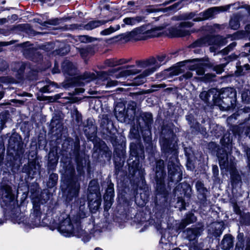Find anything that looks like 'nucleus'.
<instances>
[{"label":"nucleus","instance_id":"nucleus-63","mask_svg":"<svg viewBox=\"0 0 250 250\" xmlns=\"http://www.w3.org/2000/svg\"><path fill=\"white\" fill-rule=\"evenodd\" d=\"M86 51L84 49H81L80 51V52L82 56H83L86 53Z\"/></svg>","mask_w":250,"mask_h":250},{"label":"nucleus","instance_id":"nucleus-6","mask_svg":"<svg viewBox=\"0 0 250 250\" xmlns=\"http://www.w3.org/2000/svg\"><path fill=\"white\" fill-rule=\"evenodd\" d=\"M168 175L172 182H178L182 179V173L178 163H175L173 161L168 163Z\"/></svg>","mask_w":250,"mask_h":250},{"label":"nucleus","instance_id":"nucleus-48","mask_svg":"<svg viewBox=\"0 0 250 250\" xmlns=\"http://www.w3.org/2000/svg\"><path fill=\"white\" fill-rule=\"evenodd\" d=\"M193 25V23L190 21H184L180 24V27H190Z\"/></svg>","mask_w":250,"mask_h":250},{"label":"nucleus","instance_id":"nucleus-24","mask_svg":"<svg viewBox=\"0 0 250 250\" xmlns=\"http://www.w3.org/2000/svg\"><path fill=\"white\" fill-rule=\"evenodd\" d=\"M170 33L173 37H184L190 34L188 30L178 28L171 29Z\"/></svg>","mask_w":250,"mask_h":250},{"label":"nucleus","instance_id":"nucleus-57","mask_svg":"<svg viewBox=\"0 0 250 250\" xmlns=\"http://www.w3.org/2000/svg\"><path fill=\"white\" fill-rule=\"evenodd\" d=\"M98 75L101 77H104L108 75V73L106 72H101L98 74Z\"/></svg>","mask_w":250,"mask_h":250},{"label":"nucleus","instance_id":"nucleus-19","mask_svg":"<svg viewBox=\"0 0 250 250\" xmlns=\"http://www.w3.org/2000/svg\"><path fill=\"white\" fill-rule=\"evenodd\" d=\"M162 149L165 153L172 152L174 151V145L169 143L168 140L166 138H163L160 140Z\"/></svg>","mask_w":250,"mask_h":250},{"label":"nucleus","instance_id":"nucleus-12","mask_svg":"<svg viewBox=\"0 0 250 250\" xmlns=\"http://www.w3.org/2000/svg\"><path fill=\"white\" fill-rule=\"evenodd\" d=\"M1 198L3 201L8 203L14 200V196L12 192L11 188L8 185H4L0 189Z\"/></svg>","mask_w":250,"mask_h":250},{"label":"nucleus","instance_id":"nucleus-1","mask_svg":"<svg viewBox=\"0 0 250 250\" xmlns=\"http://www.w3.org/2000/svg\"><path fill=\"white\" fill-rule=\"evenodd\" d=\"M58 229L59 231L65 237H80L83 234L80 220H71L66 215H63L62 217Z\"/></svg>","mask_w":250,"mask_h":250},{"label":"nucleus","instance_id":"nucleus-22","mask_svg":"<svg viewBox=\"0 0 250 250\" xmlns=\"http://www.w3.org/2000/svg\"><path fill=\"white\" fill-rule=\"evenodd\" d=\"M114 190V188H113V184H110L106 190V195L104 197V198L106 201L108 199L109 200V201L106 202V204L105 205V208H107V207L110 208L111 206V202L110 200H111V198L113 196Z\"/></svg>","mask_w":250,"mask_h":250},{"label":"nucleus","instance_id":"nucleus-8","mask_svg":"<svg viewBox=\"0 0 250 250\" xmlns=\"http://www.w3.org/2000/svg\"><path fill=\"white\" fill-rule=\"evenodd\" d=\"M165 58V55H161L158 56V61L154 58H151L144 61L138 62H137V64L141 68H146L147 67H150L151 68L152 67H156V65L158 64L159 65V67L161 65V63L164 61Z\"/></svg>","mask_w":250,"mask_h":250},{"label":"nucleus","instance_id":"nucleus-7","mask_svg":"<svg viewBox=\"0 0 250 250\" xmlns=\"http://www.w3.org/2000/svg\"><path fill=\"white\" fill-rule=\"evenodd\" d=\"M164 162L160 160L157 162L156 166V188L160 190L164 188V178L165 173L164 171Z\"/></svg>","mask_w":250,"mask_h":250},{"label":"nucleus","instance_id":"nucleus-32","mask_svg":"<svg viewBox=\"0 0 250 250\" xmlns=\"http://www.w3.org/2000/svg\"><path fill=\"white\" fill-rule=\"evenodd\" d=\"M191 70H195L198 75H202L205 73L204 67L203 64H195L191 66Z\"/></svg>","mask_w":250,"mask_h":250},{"label":"nucleus","instance_id":"nucleus-3","mask_svg":"<svg viewBox=\"0 0 250 250\" xmlns=\"http://www.w3.org/2000/svg\"><path fill=\"white\" fill-rule=\"evenodd\" d=\"M228 8V6L227 7L223 6L213 7L209 8L199 14H196L195 12L185 13L182 15V18L184 20L193 19L194 21H200L208 20L220 12L226 11Z\"/></svg>","mask_w":250,"mask_h":250},{"label":"nucleus","instance_id":"nucleus-60","mask_svg":"<svg viewBox=\"0 0 250 250\" xmlns=\"http://www.w3.org/2000/svg\"><path fill=\"white\" fill-rule=\"evenodd\" d=\"M7 21L5 18L0 19V25L6 23Z\"/></svg>","mask_w":250,"mask_h":250},{"label":"nucleus","instance_id":"nucleus-25","mask_svg":"<svg viewBox=\"0 0 250 250\" xmlns=\"http://www.w3.org/2000/svg\"><path fill=\"white\" fill-rule=\"evenodd\" d=\"M107 21L104 20L90 21L84 25V29L86 30H92L101 25L106 23Z\"/></svg>","mask_w":250,"mask_h":250},{"label":"nucleus","instance_id":"nucleus-58","mask_svg":"<svg viewBox=\"0 0 250 250\" xmlns=\"http://www.w3.org/2000/svg\"><path fill=\"white\" fill-rule=\"evenodd\" d=\"M12 43L11 42H0V46H6Z\"/></svg>","mask_w":250,"mask_h":250},{"label":"nucleus","instance_id":"nucleus-62","mask_svg":"<svg viewBox=\"0 0 250 250\" xmlns=\"http://www.w3.org/2000/svg\"><path fill=\"white\" fill-rule=\"evenodd\" d=\"M178 5H179V4L178 3H175L174 4H173V5H172L171 6H169L168 7V9H174V8H176L178 6Z\"/></svg>","mask_w":250,"mask_h":250},{"label":"nucleus","instance_id":"nucleus-29","mask_svg":"<svg viewBox=\"0 0 250 250\" xmlns=\"http://www.w3.org/2000/svg\"><path fill=\"white\" fill-rule=\"evenodd\" d=\"M141 118L144 121L146 125L148 127L152 122V115L150 113L146 112L142 113L140 116V118L138 119L139 122H140ZM140 122H139L140 125Z\"/></svg>","mask_w":250,"mask_h":250},{"label":"nucleus","instance_id":"nucleus-4","mask_svg":"<svg viewBox=\"0 0 250 250\" xmlns=\"http://www.w3.org/2000/svg\"><path fill=\"white\" fill-rule=\"evenodd\" d=\"M161 29L160 27L152 28L146 30L145 26H141L134 29L129 32H126L123 35V38L125 40H140L144 37H154L158 36L157 32Z\"/></svg>","mask_w":250,"mask_h":250},{"label":"nucleus","instance_id":"nucleus-37","mask_svg":"<svg viewBox=\"0 0 250 250\" xmlns=\"http://www.w3.org/2000/svg\"><path fill=\"white\" fill-rule=\"evenodd\" d=\"M101 204V200L100 198L96 199L94 202L91 201L89 204L91 208H93V209L97 210Z\"/></svg>","mask_w":250,"mask_h":250},{"label":"nucleus","instance_id":"nucleus-45","mask_svg":"<svg viewBox=\"0 0 250 250\" xmlns=\"http://www.w3.org/2000/svg\"><path fill=\"white\" fill-rule=\"evenodd\" d=\"M8 67V63L7 62L0 58V71H4L6 70Z\"/></svg>","mask_w":250,"mask_h":250},{"label":"nucleus","instance_id":"nucleus-28","mask_svg":"<svg viewBox=\"0 0 250 250\" xmlns=\"http://www.w3.org/2000/svg\"><path fill=\"white\" fill-rule=\"evenodd\" d=\"M143 20L142 17L137 16L133 18H126L124 19L123 21L125 24L133 25L141 22Z\"/></svg>","mask_w":250,"mask_h":250},{"label":"nucleus","instance_id":"nucleus-61","mask_svg":"<svg viewBox=\"0 0 250 250\" xmlns=\"http://www.w3.org/2000/svg\"><path fill=\"white\" fill-rule=\"evenodd\" d=\"M245 30L247 33H250V24H248L246 26Z\"/></svg>","mask_w":250,"mask_h":250},{"label":"nucleus","instance_id":"nucleus-39","mask_svg":"<svg viewBox=\"0 0 250 250\" xmlns=\"http://www.w3.org/2000/svg\"><path fill=\"white\" fill-rule=\"evenodd\" d=\"M241 96L243 101L246 103L249 102L250 101V91L248 90L243 91Z\"/></svg>","mask_w":250,"mask_h":250},{"label":"nucleus","instance_id":"nucleus-38","mask_svg":"<svg viewBox=\"0 0 250 250\" xmlns=\"http://www.w3.org/2000/svg\"><path fill=\"white\" fill-rule=\"evenodd\" d=\"M98 187L97 182L95 180L90 181L89 184L88 190L90 192L92 193L94 191H97Z\"/></svg>","mask_w":250,"mask_h":250},{"label":"nucleus","instance_id":"nucleus-59","mask_svg":"<svg viewBox=\"0 0 250 250\" xmlns=\"http://www.w3.org/2000/svg\"><path fill=\"white\" fill-rule=\"evenodd\" d=\"M2 86L0 84V100L3 97Z\"/></svg>","mask_w":250,"mask_h":250},{"label":"nucleus","instance_id":"nucleus-31","mask_svg":"<svg viewBox=\"0 0 250 250\" xmlns=\"http://www.w3.org/2000/svg\"><path fill=\"white\" fill-rule=\"evenodd\" d=\"M120 28L119 24H117L115 26H110L108 28L105 29L101 32V34L103 36H107L118 30Z\"/></svg>","mask_w":250,"mask_h":250},{"label":"nucleus","instance_id":"nucleus-13","mask_svg":"<svg viewBox=\"0 0 250 250\" xmlns=\"http://www.w3.org/2000/svg\"><path fill=\"white\" fill-rule=\"evenodd\" d=\"M235 166V164H231L230 166V169L228 170L230 172V179L233 185H236L241 182V177L236 169Z\"/></svg>","mask_w":250,"mask_h":250},{"label":"nucleus","instance_id":"nucleus-10","mask_svg":"<svg viewBox=\"0 0 250 250\" xmlns=\"http://www.w3.org/2000/svg\"><path fill=\"white\" fill-rule=\"evenodd\" d=\"M42 212L40 210L35 208L33 212L30 214L29 221L28 222L29 225L32 227H38L42 225L41 219Z\"/></svg>","mask_w":250,"mask_h":250},{"label":"nucleus","instance_id":"nucleus-47","mask_svg":"<svg viewBox=\"0 0 250 250\" xmlns=\"http://www.w3.org/2000/svg\"><path fill=\"white\" fill-rule=\"evenodd\" d=\"M166 86L165 84H158L152 85L151 87L153 88L151 91H155L157 90L158 89L161 88H164Z\"/></svg>","mask_w":250,"mask_h":250},{"label":"nucleus","instance_id":"nucleus-11","mask_svg":"<svg viewBox=\"0 0 250 250\" xmlns=\"http://www.w3.org/2000/svg\"><path fill=\"white\" fill-rule=\"evenodd\" d=\"M218 159L219 165L221 169H225L227 170H229L230 169V166L231 164L236 165L235 163L231 159H230L229 161L228 160V154L224 152L223 153L219 154Z\"/></svg>","mask_w":250,"mask_h":250},{"label":"nucleus","instance_id":"nucleus-9","mask_svg":"<svg viewBox=\"0 0 250 250\" xmlns=\"http://www.w3.org/2000/svg\"><path fill=\"white\" fill-rule=\"evenodd\" d=\"M159 66V64L156 65V67H152L145 70L141 74L134 79V83L136 85H140L145 83L146 81V77L154 72L158 68Z\"/></svg>","mask_w":250,"mask_h":250},{"label":"nucleus","instance_id":"nucleus-21","mask_svg":"<svg viewBox=\"0 0 250 250\" xmlns=\"http://www.w3.org/2000/svg\"><path fill=\"white\" fill-rule=\"evenodd\" d=\"M203 229L197 228L195 229H188L187 230V236L189 240H194L201 234Z\"/></svg>","mask_w":250,"mask_h":250},{"label":"nucleus","instance_id":"nucleus-23","mask_svg":"<svg viewBox=\"0 0 250 250\" xmlns=\"http://www.w3.org/2000/svg\"><path fill=\"white\" fill-rule=\"evenodd\" d=\"M136 104L134 102L131 101L127 104V107L126 109L127 113V118H131L136 116ZM137 117V116L136 115Z\"/></svg>","mask_w":250,"mask_h":250},{"label":"nucleus","instance_id":"nucleus-36","mask_svg":"<svg viewBox=\"0 0 250 250\" xmlns=\"http://www.w3.org/2000/svg\"><path fill=\"white\" fill-rule=\"evenodd\" d=\"M78 39L80 42L83 43L92 42L94 40V38L86 35L79 36L78 37Z\"/></svg>","mask_w":250,"mask_h":250},{"label":"nucleus","instance_id":"nucleus-26","mask_svg":"<svg viewBox=\"0 0 250 250\" xmlns=\"http://www.w3.org/2000/svg\"><path fill=\"white\" fill-rule=\"evenodd\" d=\"M240 16L238 14L235 15L232 17L229 21L230 28L234 30L238 29L240 27L239 20Z\"/></svg>","mask_w":250,"mask_h":250},{"label":"nucleus","instance_id":"nucleus-17","mask_svg":"<svg viewBox=\"0 0 250 250\" xmlns=\"http://www.w3.org/2000/svg\"><path fill=\"white\" fill-rule=\"evenodd\" d=\"M80 189V184L77 182H71L67 187L68 195L71 197L76 196L78 194Z\"/></svg>","mask_w":250,"mask_h":250},{"label":"nucleus","instance_id":"nucleus-53","mask_svg":"<svg viewBox=\"0 0 250 250\" xmlns=\"http://www.w3.org/2000/svg\"><path fill=\"white\" fill-rule=\"evenodd\" d=\"M214 77V75L211 74H207L205 76V79H206L207 80L210 81Z\"/></svg>","mask_w":250,"mask_h":250},{"label":"nucleus","instance_id":"nucleus-46","mask_svg":"<svg viewBox=\"0 0 250 250\" xmlns=\"http://www.w3.org/2000/svg\"><path fill=\"white\" fill-rule=\"evenodd\" d=\"M105 64L109 67H114L118 65V63H116V60H107L105 61Z\"/></svg>","mask_w":250,"mask_h":250},{"label":"nucleus","instance_id":"nucleus-55","mask_svg":"<svg viewBox=\"0 0 250 250\" xmlns=\"http://www.w3.org/2000/svg\"><path fill=\"white\" fill-rule=\"evenodd\" d=\"M127 62H128V61L125 60H123V59H121V60L116 61V63H118V65L122 64H124V63H125Z\"/></svg>","mask_w":250,"mask_h":250},{"label":"nucleus","instance_id":"nucleus-43","mask_svg":"<svg viewBox=\"0 0 250 250\" xmlns=\"http://www.w3.org/2000/svg\"><path fill=\"white\" fill-rule=\"evenodd\" d=\"M225 66L226 65L225 64L217 65L213 67V70L216 71L217 73L220 74L223 71Z\"/></svg>","mask_w":250,"mask_h":250},{"label":"nucleus","instance_id":"nucleus-50","mask_svg":"<svg viewBox=\"0 0 250 250\" xmlns=\"http://www.w3.org/2000/svg\"><path fill=\"white\" fill-rule=\"evenodd\" d=\"M193 76V73L190 71H188L182 75V77L185 79H188Z\"/></svg>","mask_w":250,"mask_h":250},{"label":"nucleus","instance_id":"nucleus-56","mask_svg":"<svg viewBox=\"0 0 250 250\" xmlns=\"http://www.w3.org/2000/svg\"><path fill=\"white\" fill-rule=\"evenodd\" d=\"M61 97V94L56 95L54 97H49V99L52 100V101H54L56 100L59 99Z\"/></svg>","mask_w":250,"mask_h":250},{"label":"nucleus","instance_id":"nucleus-2","mask_svg":"<svg viewBox=\"0 0 250 250\" xmlns=\"http://www.w3.org/2000/svg\"><path fill=\"white\" fill-rule=\"evenodd\" d=\"M236 92L231 88H226L221 92L218 91L214 104L222 110L233 109L236 104Z\"/></svg>","mask_w":250,"mask_h":250},{"label":"nucleus","instance_id":"nucleus-15","mask_svg":"<svg viewBox=\"0 0 250 250\" xmlns=\"http://www.w3.org/2000/svg\"><path fill=\"white\" fill-rule=\"evenodd\" d=\"M233 246V239L230 234H226L221 241V247L224 250H229Z\"/></svg>","mask_w":250,"mask_h":250},{"label":"nucleus","instance_id":"nucleus-64","mask_svg":"<svg viewBox=\"0 0 250 250\" xmlns=\"http://www.w3.org/2000/svg\"><path fill=\"white\" fill-rule=\"evenodd\" d=\"M246 9L248 12L250 14V6H247Z\"/></svg>","mask_w":250,"mask_h":250},{"label":"nucleus","instance_id":"nucleus-33","mask_svg":"<svg viewBox=\"0 0 250 250\" xmlns=\"http://www.w3.org/2000/svg\"><path fill=\"white\" fill-rule=\"evenodd\" d=\"M48 159L49 163L53 164V165H56L58 161V157L56 154L54 152H50L48 154Z\"/></svg>","mask_w":250,"mask_h":250},{"label":"nucleus","instance_id":"nucleus-14","mask_svg":"<svg viewBox=\"0 0 250 250\" xmlns=\"http://www.w3.org/2000/svg\"><path fill=\"white\" fill-rule=\"evenodd\" d=\"M115 115L121 121H124L127 118V113L125 106L123 104H119L115 107Z\"/></svg>","mask_w":250,"mask_h":250},{"label":"nucleus","instance_id":"nucleus-35","mask_svg":"<svg viewBox=\"0 0 250 250\" xmlns=\"http://www.w3.org/2000/svg\"><path fill=\"white\" fill-rule=\"evenodd\" d=\"M133 67V65H128L127 66V68L129 69L123 71V75L124 76H128L131 74H135L140 72V71L137 69H131L130 68Z\"/></svg>","mask_w":250,"mask_h":250},{"label":"nucleus","instance_id":"nucleus-51","mask_svg":"<svg viewBox=\"0 0 250 250\" xmlns=\"http://www.w3.org/2000/svg\"><path fill=\"white\" fill-rule=\"evenodd\" d=\"M5 123L4 117L3 116H0V132L3 129Z\"/></svg>","mask_w":250,"mask_h":250},{"label":"nucleus","instance_id":"nucleus-54","mask_svg":"<svg viewBox=\"0 0 250 250\" xmlns=\"http://www.w3.org/2000/svg\"><path fill=\"white\" fill-rule=\"evenodd\" d=\"M245 151L247 156L248 159L250 161V148L246 147L245 148Z\"/></svg>","mask_w":250,"mask_h":250},{"label":"nucleus","instance_id":"nucleus-42","mask_svg":"<svg viewBox=\"0 0 250 250\" xmlns=\"http://www.w3.org/2000/svg\"><path fill=\"white\" fill-rule=\"evenodd\" d=\"M195 186L198 191L202 193H203L205 192V188H204L203 183H202L201 182L198 181L196 183Z\"/></svg>","mask_w":250,"mask_h":250},{"label":"nucleus","instance_id":"nucleus-30","mask_svg":"<svg viewBox=\"0 0 250 250\" xmlns=\"http://www.w3.org/2000/svg\"><path fill=\"white\" fill-rule=\"evenodd\" d=\"M56 88H57V86L56 83L53 82H49L47 85L41 88L40 91L41 92H51Z\"/></svg>","mask_w":250,"mask_h":250},{"label":"nucleus","instance_id":"nucleus-34","mask_svg":"<svg viewBox=\"0 0 250 250\" xmlns=\"http://www.w3.org/2000/svg\"><path fill=\"white\" fill-rule=\"evenodd\" d=\"M58 179V176L57 174H51L49 178V186L53 187L56 184Z\"/></svg>","mask_w":250,"mask_h":250},{"label":"nucleus","instance_id":"nucleus-40","mask_svg":"<svg viewBox=\"0 0 250 250\" xmlns=\"http://www.w3.org/2000/svg\"><path fill=\"white\" fill-rule=\"evenodd\" d=\"M241 222L246 225H250V213L244 214L242 216Z\"/></svg>","mask_w":250,"mask_h":250},{"label":"nucleus","instance_id":"nucleus-16","mask_svg":"<svg viewBox=\"0 0 250 250\" xmlns=\"http://www.w3.org/2000/svg\"><path fill=\"white\" fill-rule=\"evenodd\" d=\"M218 91L215 88H212L209 90L208 91H204L202 92L199 96L200 98L204 101H207L209 97L212 96V100L215 102V100L216 98Z\"/></svg>","mask_w":250,"mask_h":250},{"label":"nucleus","instance_id":"nucleus-52","mask_svg":"<svg viewBox=\"0 0 250 250\" xmlns=\"http://www.w3.org/2000/svg\"><path fill=\"white\" fill-rule=\"evenodd\" d=\"M117 81L110 80L107 82V83L106 84V86L111 87V86H115L117 85Z\"/></svg>","mask_w":250,"mask_h":250},{"label":"nucleus","instance_id":"nucleus-18","mask_svg":"<svg viewBox=\"0 0 250 250\" xmlns=\"http://www.w3.org/2000/svg\"><path fill=\"white\" fill-rule=\"evenodd\" d=\"M63 70L69 75H74L76 74V68L75 66L68 61H64L62 64Z\"/></svg>","mask_w":250,"mask_h":250},{"label":"nucleus","instance_id":"nucleus-41","mask_svg":"<svg viewBox=\"0 0 250 250\" xmlns=\"http://www.w3.org/2000/svg\"><path fill=\"white\" fill-rule=\"evenodd\" d=\"M236 43L235 42H233L230 43L228 46L224 48L222 51V53L224 54H228L230 51L233 49V48L236 46Z\"/></svg>","mask_w":250,"mask_h":250},{"label":"nucleus","instance_id":"nucleus-27","mask_svg":"<svg viewBox=\"0 0 250 250\" xmlns=\"http://www.w3.org/2000/svg\"><path fill=\"white\" fill-rule=\"evenodd\" d=\"M215 228L214 235L216 237L219 236L223 232L225 229L224 224L223 222H216L213 224Z\"/></svg>","mask_w":250,"mask_h":250},{"label":"nucleus","instance_id":"nucleus-44","mask_svg":"<svg viewBox=\"0 0 250 250\" xmlns=\"http://www.w3.org/2000/svg\"><path fill=\"white\" fill-rule=\"evenodd\" d=\"M95 78V75L93 74H90V73H85L84 75L82 76V79L84 80H85L86 82H89L93 79H94Z\"/></svg>","mask_w":250,"mask_h":250},{"label":"nucleus","instance_id":"nucleus-49","mask_svg":"<svg viewBox=\"0 0 250 250\" xmlns=\"http://www.w3.org/2000/svg\"><path fill=\"white\" fill-rule=\"evenodd\" d=\"M45 23H47L49 24L56 25L59 23V20L58 19H55L53 20H49L47 21L44 22Z\"/></svg>","mask_w":250,"mask_h":250},{"label":"nucleus","instance_id":"nucleus-20","mask_svg":"<svg viewBox=\"0 0 250 250\" xmlns=\"http://www.w3.org/2000/svg\"><path fill=\"white\" fill-rule=\"evenodd\" d=\"M196 220V218L192 213H188L185 219L183 220L179 226V229H184L187 225L194 223Z\"/></svg>","mask_w":250,"mask_h":250},{"label":"nucleus","instance_id":"nucleus-5","mask_svg":"<svg viewBox=\"0 0 250 250\" xmlns=\"http://www.w3.org/2000/svg\"><path fill=\"white\" fill-rule=\"evenodd\" d=\"M226 43L225 39L219 36H208L200 39L191 45L193 47L215 44L224 45Z\"/></svg>","mask_w":250,"mask_h":250}]
</instances>
